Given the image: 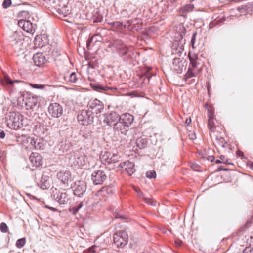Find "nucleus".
Listing matches in <instances>:
<instances>
[{
    "label": "nucleus",
    "mask_w": 253,
    "mask_h": 253,
    "mask_svg": "<svg viewBox=\"0 0 253 253\" xmlns=\"http://www.w3.org/2000/svg\"><path fill=\"white\" fill-rule=\"evenodd\" d=\"M119 115L115 112H112L108 114H105L104 122L108 126L112 125L119 121Z\"/></svg>",
    "instance_id": "18"
},
{
    "label": "nucleus",
    "mask_w": 253,
    "mask_h": 253,
    "mask_svg": "<svg viewBox=\"0 0 253 253\" xmlns=\"http://www.w3.org/2000/svg\"><path fill=\"white\" fill-rule=\"evenodd\" d=\"M68 81L71 83H76L78 81L77 74L72 72L68 77Z\"/></svg>",
    "instance_id": "38"
},
{
    "label": "nucleus",
    "mask_w": 253,
    "mask_h": 253,
    "mask_svg": "<svg viewBox=\"0 0 253 253\" xmlns=\"http://www.w3.org/2000/svg\"><path fill=\"white\" fill-rule=\"evenodd\" d=\"M83 206V202H81L77 205L74 206L72 208L70 209V212L73 214L75 215L78 211L79 210L81 209Z\"/></svg>",
    "instance_id": "32"
},
{
    "label": "nucleus",
    "mask_w": 253,
    "mask_h": 253,
    "mask_svg": "<svg viewBox=\"0 0 253 253\" xmlns=\"http://www.w3.org/2000/svg\"><path fill=\"white\" fill-rule=\"evenodd\" d=\"M199 65L198 61L190 62L188 71L184 76L185 81L192 77H196L199 74L201 70V67Z\"/></svg>",
    "instance_id": "7"
},
{
    "label": "nucleus",
    "mask_w": 253,
    "mask_h": 253,
    "mask_svg": "<svg viewBox=\"0 0 253 253\" xmlns=\"http://www.w3.org/2000/svg\"><path fill=\"white\" fill-rule=\"evenodd\" d=\"M41 184L40 185V187L42 189H46L49 187V184L47 183V181L45 180L43 177L41 180Z\"/></svg>",
    "instance_id": "45"
},
{
    "label": "nucleus",
    "mask_w": 253,
    "mask_h": 253,
    "mask_svg": "<svg viewBox=\"0 0 253 253\" xmlns=\"http://www.w3.org/2000/svg\"><path fill=\"white\" fill-rule=\"evenodd\" d=\"M29 143H34L33 144H35V139L31 137H25L23 140V146L25 147L26 146L25 145V143L27 144V145L29 144Z\"/></svg>",
    "instance_id": "41"
},
{
    "label": "nucleus",
    "mask_w": 253,
    "mask_h": 253,
    "mask_svg": "<svg viewBox=\"0 0 253 253\" xmlns=\"http://www.w3.org/2000/svg\"><path fill=\"white\" fill-rule=\"evenodd\" d=\"M34 143H29V144L27 145V146H25V148L26 149H34V146L35 145V144H33Z\"/></svg>",
    "instance_id": "57"
},
{
    "label": "nucleus",
    "mask_w": 253,
    "mask_h": 253,
    "mask_svg": "<svg viewBox=\"0 0 253 253\" xmlns=\"http://www.w3.org/2000/svg\"><path fill=\"white\" fill-rule=\"evenodd\" d=\"M216 143L219 146L223 148H227L229 146L227 142L221 137L216 138Z\"/></svg>",
    "instance_id": "33"
},
{
    "label": "nucleus",
    "mask_w": 253,
    "mask_h": 253,
    "mask_svg": "<svg viewBox=\"0 0 253 253\" xmlns=\"http://www.w3.org/2000/svg\"><path fill=\"white\" fill-rule=\"evenodd\" d=\"M33 59L35 65L39 67L43 65L46 60L45 56L41 53H38L34 54L33 57Z\"/></svg>",
    "instance_id": "24"
},
{
    "label": "nucleus",
    "mask_w": 253,
    "mask_h": 253,
    "mask_svg": "<svg viewBox=\"0 0 253 253\" xmlns=\"http://www.w3.org/2000/svg\"><path fill=\"white\" fill-rule=\"evenodd\" d=\"M204 159H206L211 162H213L214 160V157L213 155L208 156H204L203 158Z\"/></svg>",
    "instance_id": "54"
},
{
    "label": "nucleus",
    "mask_w": 253,
    "mask_h": 253,
    "mask_svg": "<svg viewBox=\"0 0 253 253\" xmlns=\"http://www.w3.org/2000/svg\"><path fill=\"white\" fill-rule=\"evenodd\" d=\"M100 159L102 163L105 164H110L115 163L119 161V156L114 153L105 151L102 152L100 155Z\"/></svg>",
    "instance_id": "8"
},
{
    "label": "nucleus",
    "mask_w": 253,
    "mask_h": 253,
    "mask_svg": "<svg viewBox=\"0 0 253 253\" xmlns=\"http://www.w3.org/2000/svg\"><path fill=\"white\" fill-rule=\"evenodd\" d=\"M194 8V6L193 4H187L181 7L179 12L182 16L185 17L186 14L188 12L192 11Z\"/></svg>",
    "instance_id": "27"
},
{
    "label": "nucleus",
    "mask_w": 253,
    "mask_h": 253,
    "mask_svg": "<svg viewBox=\"0 0 253 253\" xmlns=\"http://www.w3.org/2000/svg\"><path fill=\"white\" fill-rule=\"evenodd\" d=\"M215 163L216 164H220V163H222L221 162V161L220 160V159H217L215 161Z\"/></svg>",
    "instance_id": "63"
},
{
    "label": "nucleus",
    "mask_w": 253,
    "mask_h": 253,
    "mask_svg": "<svg viewBox=\"0 0 253 253\" xmlns=\"http://www.w3.org/2000/svg\"><path fill=\"white\" fill-rule=\"evenodd\" d=\"M78 121L84 126H87L93 122V112L87 110H83L77 116Z\"/></svg>",
    "instance_id": "4"
},
{
    "label": "nucleus",
    "mask_w": 253,
    "mask_h": 253,
    "mask_svg": "<svg viewBox=\"0 0 253 253\" xmlns=\"http://www.w3.org/2000/svg\"><path fill=\"white\" fill-rule=\"evenodd\" d=\"M69 160L72 165L74 166H83L87 160V156L82 149L73 152L70 154Z\"/></svg>",
    "instance_id": "1"
},
{
    "label": "nucleus",
    "mask_w": 253,
    "mask_h": 253,
    "mask_svg": "<svg viewBox=\"0 0 253 253\" xmlns=\"http://www.w3.org/2000/svg\"><path fill=\"white\" fill-rule=\"evenodd\" d=\"M118 52L120 55L125 56L127 54L128 52V48L125 45L120 50H118Z\"/></svg>",
    "instance_id": "43"
},
{
    "label": "nucleus",
    "mask_w": 253,
    "mask_h": 253,
    "mask_svg": "<svg viewBox=\"0 0 253 253\" xmlns=\"http://www.w3.org/2000/svg\"><path fill=\"white\" fill-rule=\"evenodd\" d=\"M10 44L11 46L15 47L17 50L21 49L23 43L22 37L17 33L13 34L10 38Z\"/></svg>",
    "instance_id": "16"
},
{
    "label": "nucleus",
    "mask_w": 253,
    "mask_h": 253,
    "mask_svg": "<svg viewBox=\"0 0 253 253\" xmlns=\"http://www.w3.org/2000/svg\"><path fill=\"white\" fill-rule=\"evenodd\" d=\"M196 35H197V33L196 32H194L193 34V35H192V38H191V44L192 45V46L193 48H194V44H195V40H196Z\"/></svg>",
    "instance_id": "51"
},
{
    "label": "nucleus",
    "mask_w": 253,
    "mask_h": 253,
    "mask_svg": "<svg viewBox=\"0 0 253 253\" xmlns=\"http://www.w3.org/2000/svg\"><path fill=\"white\" fill-rule=\"evenodd\" d=\"M57 178L65 186H68L70 182L72 181L73 177L70 171L62 170L57 174Z\"/></svg>",
    "instance_id": "9"
},
{
    "label": "nucleus",
    "mask_w": 253,
    "mask_h": 253,
    "mask_svg": "<svg viewBox=\"0 0 253 253\" xmlns=\"http://www.w3.org/2000/svg\"><path fill=\"white\" fill-rule=\"evenodd\" d=\"M18 25L27 33H33L35 31L33 24L28 20L19 19Z\"/></svg>",
    "instance_id": "17"
},
{
    "label": "nucleus",
    "mask_w": 253,
    "mask_h": 253,
    "mask_svg": "<svg viewBox=\"0 0 253 253\" xmlns=\"http://www.w3.org/2000/svg\"><path fill=\"white\" fill-rule=\"evenodd\" d=\"M243 253H253V249L246 248L244 250Z\"/></svg>",
    "instance_id": "56"
},
{
    "label": "nucleus",
    "mask_w": 253,
    "mask_h": 253,
    "mask_svg": "<svg viewBox=\"0 0 253 253\" xmlns=\"http://www.w3.org/2000/svg\"><path fill=\"white\" fill-rule=\"evenodd\" d=\"M112 193V189L110 187H104L97 193L98 196L102 197H108Z\"/></svg>",
    "instance_id": "28"
},
{
    "label": "nucleus",
    "mask_w": 253,
    "mask_h": 253,
    "mask_svg": "<svg viewBox=\"0 0 253 253\" xmlns=\"http://www.w3.org/2000/svg\"><path fill=\"white\" fill-rule=\"evenodd\" d=\"M87 106L96 114L101 113L104 108L103 103L97 99L90 100Z\"/></svg>",
    "instance_id": "12"
},
{
    "label": "nucleus",
    "mask_w": 253,
    "mask_h": 253,
    "mask_svg": "<svg viewBox=\"0 0 253 253\" xmlns=\"http://www.w3.org/2000/svg\"><path fill=\"white\" fill-rule=\"evenodd\" d=\"M0 230L2 233H7L8 232V228L5 223L2 222L0 224Z\"/></svg>",
    "instance_id": "46"
},
{
    "label": "nucleus",
    "mask_w": 253,
    "mask_h": 253,
    "mask_svg": "<svg viewBox=\"0 0 253 253\" xmlns=\"http://www.w3.org/2000/svg\"><path fill=\"white\" fill-rule=\"evenodd\" d=\"M111 26L118 30H123L126 28V25H124L122 22L119 21H115L109 23Z\"/></svg>",
    "instance_id": "30"
},
{
    "label": "nucleus",
    "mask_w": 253,
    "mask_h": 253,
    "mask_svg": "<svg viewBox=\"0 0 253 253\" xmlns=\"http://www.w3.org/2000/svg\"><path fill=\"white\" fill-rule=\"evenodd\" d=\"M74 194L78 197L82 196L86 190V184L83 181H77L75 182L73 187Z\"/></svg>",
    "instance_id": "11"
},
{
    "label": "nucleus",
    "mask_w": 253,
    "mask_h": 253,
    "mask_svg": "<svg viewBox=\"0 0 253 253\" xmlns=\"http://www.w3.org/2000/svg\"><path fill=\"white\" fill-rule=\"evenodd\" d=\"M107 176L105 172L101 170L94 171L91 175V179L94 184H102L106 179Z\"/></svg>",
    "instance_id": "10"
},
{
    "label": "nucleus",
    "mask_w": 253,
    "mask_h": 253,
    "mask_svg": "<svg viewBox=\"0 0 253 253\" xmlns=\"http://www.w3.org/2000/svg\"><path fill=\"white\" fill-rule=\"evenodd\" d=\"M217 122L215 120L214 117L208 119V128L210 130V131L214 132L215 131V128L217 126Z\"/></svg>",
    "instance_id": "29"
},
{
    "label": "nucleus",
    "mask_w": 253,
    "mask_h": 253,
    "mask_svg": "<svg viewBox=\"0 0 253 253\" xmlns=\"http://www.w3.org/2000/svg\"><path fill=\"white\" fill-rule=\"evenodd\" d=\"M23 82L22 81L11 80L7 75H4L2 79L0 78V84L6 87H12L14 83Z\"/></svg>",
    "instance_id": "20"
},
{
    "label": "nucleus",
    "mask_w": 253,
    "mask_h": 253,
    "mask_svg": "<svg viewBox=\"0 0 253 253\" xmlns=\"http://www.w3.org/2000/svg\"><path fill=\"white\" fill-rule=\"evenodd\" d=\"M5 132L2 130L0 129V138L3 139L5 137Z\"/></svg>",
    "instance_id": "58"
},
{
    "label": "nucleus",
    "mask_w": 253,
    "mask_h": 253,
    "mask_svg": "<svg viewBox=\"0 0 253 253\" xmlns=\"http://www.w3.org/2000/svg\"><path fill=\"white\" fill-rule=\"evenodd\" d=\"M198 166V165L197 164H193L192 167H193V168H196Z\"/></svg>",
    "instance_id": "64"
},
{
    "label": "nucleus",
    "mask_w": 253,
    "mask_h": 253,
    "mask_svg": "<svg viewBox=\"0 0 253 253\" xmlns=\"http://www.w3.org/2000/svg\"><path fill=\"white\" fill-rule=\"evenodd\" d=\"M143 199H144L145 202H146L147 204H148L149 205H152V206H154L156 205V202L155 201H154V200L151 197H144Z\"/></svg>",
    "instance_id": "40"
},
{
    "label": "nucleus",
    "mask_w": 253,
    "mask_h": 253,
    "mask_svg": "<svg viewBox=\"0 0 253 253\" xmlns=\"http://www.w3.org/2000/svg\"><path fill=\"white\" fill-rule=\"evenodd\" d=\"M11 4V0H4L2 3V7L6 9L8 8Z\"/></svg>",
    "instance_id": "48"
},
{
    "label": "nucleus",
    "mask_w": 253,
    "mask_h": 253,
    "mask_svg": "<svg viewBox=\"0 0 253 253\" xmlns=\"http://www.w3.org/2000/svg\"><path fill=\"white\" fill-rule=\"evenodd\" d=\"M191 122V119L190 118L187 119L185 122V124H186V125H189Z\"/></svg>",
    "instance_id": "60"
},
{
    "label": "nucleus",
    "mask_w": 253,
    "mask_h": 253,
    "mask_svg": "<svg viewBox=\"0 0 253 253\" xmlns=\"http://www.w3.org/2000/svg\"><path fill=\"white\" fill-rule=\"evenodd\" d=\"M61 50L60 49H54L52 52L53 55L54 56H57L58 55H60Z\"/></svg>",
    "instance_id": "55"
},
{
    "label": "nucleus",
    "mask_w": 253,
    "mask_h": 253,
    "mask_svg": "<svg viewBox=\"0 0 253 253\" xmlns=\"http://www.w3.org/2000/svg\"><path fill=\"white\" fill-rule=\"evenodd\" d=\"M119 121L124 124L125 126L129 127L134 121V117L129 113H125L119 115Z\"/></svg>",
    "instance_id": "19"
},
{
    "label": "nucleus",
    "mask_w": 253,
    "mask_h": 253,
    "mask_svg": "<svg viewBox=\"0 0 253 253\" xmlns=\"http://www.w3.org/2000/svg\"><path fill=\"white\" fill-rule=\"evenodd\" d=\"M129 127L118 121L113 124V129L115 133L125 136L128 130Z\"/></svg>",
    "instance_id": "14"
},
{
    "label": "nucleus",
    "mask_w": 253,
    "mask_h": 253,
    "mask_svg": "<svg viewBox=\"0 0 253 253\" xmlns=\"http://www.w3.org/2000/svg\"><path fill=\"white\" fill-rule=\"evenodd\" d=\"M118 167L125 168L126 172L129 175H131L135 171L134 164L129 161L120 163Z\"/></svg>",
    "instance_id": "21"
},
{
    "label": "nucleus",
    "mask_w": 253,
    "mask_h": 253,
    "mask_svg": "<svg viewBox=\"0 0 253 253\" xmlns=\"http://www.w3.org/2000/svg\"><path fill=\"white\" fill-rule=\"evenodd\" d=\"M220 159L222 163L233 165L232 163L228 162V160L226 159L224 155H221L220 156Z\"/></svg>",
    "instance_id": "50"
},
{
    "label": "nucleus",
    "mask_w": 253,
    "mask_h": 253,
    "mask_svg": "<svg viewBox=\"0 0 253 253\" xmlns=\"http://www.w3.org/2000/svg\"><path fill=\"white\" fill-rule=\"evenodd\" d=\"M26 243V239L25 238H22L18 239L16 243L17 247L18 248H22Z\"/></svg>",
    "instance_id": "39"
},
{
    "label": "nucleus",
    "mask_w": 253,
    "mask_h": 253,
    "mask_svg": "<svg viewBox=\"0 0 253 253\" xmlns=\"http://www.w3.org/2000/svg\"><path fill=\"white\" fill-rule=\"evenodd\" d=\"M113 46L118 50L121 49L122 47H124L125 45L122 40H117L114 41V42L113 43Z\"/></svg>",
    "instance_id": "36"
},
{
    "label": "nucleus",
    "mask_w": 253,
    "mask_h": 253,
    "mask_svg": "<svg viewBox=\"0 0 253 253\" xmlns=\"http://www.w3.org/2000/svg\"><path fill=\"white\" fill-rule=\"evenodd\" d=\"M96 246H92L90 248L84 251V253H95V248H96Z\"/></svg>",
    "instance_id": "52"
},
{
    "label": "nucleus",
    "mask_w": 253,
    "mask_h": 253,
    "mask_svg": "<svg viewBox=\"0 0 253 253\" xmlns=\"http://www.w3.org/2000/svg\"><path fill=\"white\" fill-rule=\"evenodd\" d=\"M46 207L48 208V209H51V210H52L54 211H57V209L56 208H53V207H50V206H46Z\"/></svg>",
    "instance_id": "61"
},
{
    "label": "nucleus",
    "mask_w": 253,
    "mask_h": 253,
    "mask_svg": "<svg viewBox=\"0 0 253 253\" xmlns=\"http://www.w3.org/2000/svg\"><path fill=\"white\" fill-rule=\"evenodd\" d=\"M136 146L139 149H143L147 146V141L145 138H138L136 141Z\"/></svg>",
    "instance_id": "31"
},
{
    "label": "nucleus",
    "mask_w": 253,
    "mask_h": 253,
    "mask_svg": "<svg viewBox=\"0 0 253 253\" xmlns=\"http://www.w3.org/2000/svg\"><path fill=\"white\" fill-rule=\"evenodd\" d=\"M7 124L12 129L17 130L21 128L23 126L22 116L15 112L10 113Z\"/></svg>",
    "instance_id": "2"
},
{
    "label": "nucleus",
    "mask_w": 253,
    "mask_h": 253,
    "mask_svg": "<svg viewBox=\"0 0 253 253\" xmlns=\"http://www.w3.org/2000/svg\"><path fill=\"white\" fill-rule=\"evenodd\" d=\"M146 176L149 178H154L156 177V173L154 170L148 171L146 173Z\"/></svg>",
    "instance_id": "47"
},
{
    "label": "nucleus",
    "mask_w": 253,
    "mask_h": 253,
    "mask_svg": "<svg viewBox=\"0 0 253 253\" xmlns=\"http://www.w3.org/2000/svg\"><path fill=\"white\" fill-rule=\"evenodd\" d=\"M128 236L126 231L117 232L113 236L114 243L118 248H122L128 241Z\"/></svg>",
    "instance_id": "3"
},
{
    "label": "nucleus",
    "mask_w": 253,
    "mask_h": 253,
    "mask_svg": "<svg viewBox=\"0 0 253 253\" xmlns=\"http://www.w3.org/2000/svg\"><path fill=\"white\" fill-rule=\"evenodd\" d=\"M135 190L137 193V194L139 197H144L143 193L141 192V191L140 190L135 188Z\"/></svg>",
    "instance_id": "59"
},
{
    "label": "nucleus",
    "mask_w": 253,
    "mask_h": 253,
    "mask_svg": "<svg viewBox=\"0 0 253 253\" xmlns=\"http://www.w3.org/2000/svg\"><path fill=\"white\" fill-rule=\"evenodd\" d=\"M134 21L133 20H129L127 21L126 24V28H127L129 30H131L132 29V27H131V24L135 25L136 23H134Z\"/></svg>",
    "instance_id": "49"
},
{
    "label": "nucleus",
    "mask_w": 253,
    "mask_h": 253,
    "mask_svg": "<svg viewBox=\"0 0 253 253\" xmlns=\"http://www.w3.org/2000/svg\"><path fill=\"white\" fill-rule=\"evenodd\" d=\"M136 7L134 5L129 4L125 9L121 12V15L124 17L129 18L136 11Z\"/></svg>",
    "instance_id": "22"
},
{
    "label": "nucleus",
    "mask_w": 253,
    "mask_h": 253,
    "mask_svg": "<svg viewBox=\"0 0 253 253\" xmlns=\"http://www.w3.org/2000/svg\"><path fill=\"white\" fill-rule=\"evenodd\" d=\"M169 1L171 3H176L177 0H169Z\"/></svg>",
    "instance_id": "62"
},
{
    "label": "nucleus",
    "mask_w": 253,
    "mask_h": 253,
    "mask_svg": "<svg viewBox=\"0 0 253 253\" xmlns=\"http://www.w3.org/2000/svg\"><path fill=\"white\" fill-rule=\"evenodd\" d=\"M90 85L94 90L99 92H105L108 90L112 89L111 87L106 86H102L96 83H90Z\"/></svg>",
    "instance_id": "26"
},
{
    "label": "nucleus",
    "mask_w": 253,
    "mask_h": 253,
    "mask_svg": "<svg viewBox=\"0 0 253 253\" xmlns=\"http://www.w3.org/2000/svg\"><path fill=\"white\" fill-rule=\"evenodd\" d=\"M186 61L183 58H175L173 60L172 68L177 73H180L185 69Z\"/></svg>",
    "instance_id": "15"
},
{
    "label": "nucleus",
    "mask_w": 253,
    "mask_h": 253,
    "mask_svg": "<svg viewBox=\"0 0 253 253\" xmlns=\"http://www.w3.org/2000/svg\"><path fill=\"white\" fill-rule=\"evenodd\" d=\"M17 17L19 19H23L26 20L27 19L29 18L30 14L28 11L23 10L19 12L18 14Z\"/></svg>",
    "instance_id": "34"
},
{
    "label": "nucleus",
    "mask_w": 253,
    "mask_h": 253,
    "mask_svg": "<svg viewBox=\"0 0 253 253\" xmlns=\"http://www.w3.org/2000/svg\"><path fill=\"white\" fill-rule=\"evenodd\" d=\"M58 13L64 17L67 16L71 13V7L67 3L59 2L54 6Z\"/></svg>",
    "instance_id": "13"
},
{
    "label": "nucleus",
    "mask_w": 253,
    "mask_h": 253,
    "mask_svg": "<svg viewBox=\"0 0 253 253\" xmlns=\"http://www.w3.org/2000/svg\"><path fill=\"white\" fill-rule=\"evenodd\" d=\"M52 196L60 205L66 204L69 201L68 194L64 189L61 190L56 188L53 189Z\"/></svg>",
    "instance_id": "5"
},
{
    "label": "nucleus",
    "mask_w": 253,
    "mask_h": 253,
    "mask_svg": "<svg viewBox=\"0 0 253 253\" xmlns=\"http://www.w3.org/2000/svg\"><path fill=\"white\" fill-rule=\"evenodd\" d=\"M35 145L34 146V149L37 150H42L44 148V145L42 142L37 139H35Z\"/></svg>",
    "instance_id": "37"
},
{
    "label": "nucleus",
    "mask_w": 253,
    "mask_h": 253,
    "mask_svg": "<svg viewBox=\"0 0 253 253\" xmlns=\"http://www.w3.org/2000/svg\"><path fill=\"white\" fill-rule=\"evenodd\" d=\"M29 84L32 87L35 88V89H38L42 90V89H44L45 87V85H43V84H31V83H30Z\"/></svg>",
    "instance_id": "42"
},
{
    "label": "nucleus",
    "mask_w": 253,
    "mask_h": 253,
    "mask_svg": "<svg viewBox=\"0 0 253 253\" xmlns=\"http://www.w3.org/2000/svg\"><path fill=\"white\" fill-rule=\"evenodd\" d=\"M214 111L211 108H208V119L214 117Z\"/></svg>",
    "instance_id": "53"
},
{
    "label": "nucleus",
    "mask_w": 253,
    "mask_h": 253,
    "mask_svg": "<svg viewBox=\"0 0 253 253\" xmlns=\"http://www.w3.org/2000/svg\"><path fill=\"white\" fill-rule=\"evenodd\" d=\"M188 57L189 58L190 62H197L198 59V56L195 54H191L190 52L188 54Z\"/></svg>",
    "instance_id": "44"
},
{
    "label": "nucleus",
    "mask_w": 253,
    "mask_h": 253,
    "mask_svg": "<svg viewBox=\"0 0 253 253\" xmlns=\"http://www.w3.org/2000/svg\"><path fill=\"white\" fill-rule=\"evenodd\" d=\"M49 115L53 118H60L63 113V109L60 104L54 102L51 103L48 107L47 110Z\"/></svg>",
    "instance_id": "6"
},
{
    "label": "nucleus",
    "mask_w": 253,
    "mask_h": 253,
    "mask_svg": "<svg viewBox=\"0 0 253 253\" xmlns=\"http://www.w3.org/2000/svg\"><path fill=\"white\" fill-rule=\"evenodd\" d=\"M213 20L210 23V25L216 26L220 25L223 23L225 21L226 18L223 14H221L219 15L217 14H215L212 17Z\"/></svg>",
    "instance_id": "25"
},
{
    "label": "nucleus",
    "mask_w": 253,
    "mask_h": 253,
    "mask_svg": "<svg viewBox=\"0 0 253 253\" xmlns=\"http://www.w3.org/2000/svg\"><path fill=\"white\" fill-rule=\"evenodd\" d=\"M34 44L37 47H43V44L42 43V40L41 36H37L34 39Z\"/></svg>",
    "instance_id": "35"
},
{
    "label": "nucleus",
    "mask_w": 253,
    "mask_h": 253,
    "mask_svg": "<svg viewBox=\"0 0 253 253\" xmlns=\"http://www.w3.org/2000/svg\"><path fill=\"white\" fill-rule=\"evenodd\" d=\"M30 162L35 167H39L42 164V159L41 155L38 153L33 152L29 157Z\"/></svg>",
    "instance_id": "23"
}]
</instances>
